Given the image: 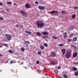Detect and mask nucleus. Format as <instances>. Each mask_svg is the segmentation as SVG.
<instances>
[{
    "mask_svg": "<svg viewBox=\"0 0 78 78\" xmlns=\"http://www.w3.org/2000/svg\"><path fill=\"white\" fill-rule=\"evenodd\" d=\"M51 62L52 64L53 65V66H54V65H55V64H56V62H55V61H52Z\"/></svg>",
    "mask_w": 78,
    "mask_h": 78,
    "instance_id": "15",
    "label": "nucleus"
},
{
    "mask_svg": "<svg viewBox=\"0 0 78 78\" xmlns=\"http://www.w3.org/2000/svg\"><path fill=\"white\" fill-rule=\"evenodd\" d=\"M9 53H11V54H12L13 53V52H12V51L11 50H9L8 51Z\"/></svg>",
    "mask_w": 78,
    "mask_h": 78,
    "instance_id": "24",
    "label": "nucleus"
},
{
    "mask_svg": "<svg viewBox=\"0 0 78 78\" xmlns=\"http://www.w3.org/2000/svg\"><path fill=\"white\" fill-rule=\"evenodd\" d=\"M7 3L8 5H11V3H12V2H7Z\"/></svg>",
    "mask_w": 78,
    "mask_h": 78,
    "instance_id": "31",
    "label": "nucleus"
},
{
    "mask_svg": "<svg viewBox=\"0 0 78 78\" xmlns=\"http://www.w3.org/2000/svg\"><path fill=\"white\" fill-rule=\"evenodd\" d=\"M52 38L54 39H58V37L56 36H52Z\"/></svg>",
    "mask_w": 78,
    "mask_h": 78,
    "instance_id": "18",
    "label": "nucleus"
},
{
    "mask_svg": "<svg viewBox=\"0 0 78 78\" xmlns=\"http://www.w3.org/2000/svg\"><path fill=\"white\" fill-rule=\"evenodd\" d=\"M25 7L27 8H30V5L29 3H27L25 5Z\"/></svg>",
    "mask_w": 78,
    "mask_h": 78,
    "instance_id": "6",
    "label": "nucleus"
},
{
    "mask_svg": "<svg viewBox=\"0 0 78 78\" xmlns=\"http://www.w3.org/2000/svg\"><path fill=\"white\" fill-rule=\"evenodd\" d=\"M25 33H27V34H32V32H31L29 31H28V30H26L25 31Z\"/></svg>",
    "mask_w": 78,
    "mask_h": 78,
    "instance_id": "14",
    "label": "nucleus"
},
{
    "mask_svg": "<svg viewBox=\"0 0 78 78\" xmlns=\"http://www.w3.org/2000/svg\"><path fill=\"white\" fill-rule=\"evenodd\" d=\"M37 64H40V62L38 60H37L36 62Z\"/></svg>",
    "mask_w": 78,
    "mask_h": 78,
    "instance_id": "30",
    "label": "nucleus"
},
{
    "mask_svg": "<svg viewBox=\"0 0 78 78\" xmlns=\"http://www.w3.org/2000/svg\"><path fill=\"white\" fill-rule=\"evenodd\" d=\"M20 13L21 14H23L22 16H23V17H28V14L24 12L23 10L21 11L20 12Z\"/></svg>",
    "mask_w": 78,
    "mask_h": 78,
    "instance_id": "3",
    "label": "nucleus"
},
{
    "mask_svg": "<svg viewBox=\"0 0 78 78\" xmlns=\"http://www.w3.org/2000/svg\"><path fill=\"white\" fill-rule=\"evenodd\" d=\"M44 47H47V46H48V44H47V43H44Z\"/></svg>",
    "mask_w": 78,
    "mask_h": 78,
    "instance_id": "34",
    "label": "nucleus"
},
{
    "mask_svg": "<svg viewBox=\"0 0 78 78\" xmlns=\"http://www.w3.org/2000/svg\"><path fill=\"white\" fill-rule=\"evenodd\" d=\"M76 64L78 65V62H76Z\"/></svg>",
    "mask_w": 78,
    "mask_h": 78,
    "instance_id": "54",
    "label": "nucleus"
},
{
    "mask_svg": "<svg viewBox=\"0 0 78 78\" xmlns=\"http://www.w3.org/2000/svg\"><path fill=\"white\" fill-rule=\"evenodd\" d=\"M0 47H1V48H2V46H0Z\"/></svg>",
    "mask_w": 78,
    "mask_h": 78,
    "instance_id": "52",
    "label": "nucleus"
},
{
    "mask_svg": "<svg viewBox=\"0 0 78 78\" xmlns=\"http://www.w3.org/2000/svg\"><path fill=\"white\" fill-rule=\"evenodd\" d=\"M38 8L40 10H44V7L43 6H39Z\"/></svg>",
    "mask_w": 78,
    "mask_h": 78,
    "instance_id": "8",
    "label": "nucleus"
},
{
    "mask_svg": "<svg viewBox=\"0 0 78 78\" xmlns=\"http://www.w3.org/2000/svg\"><path fill=\"white\" fill-rule=\"evenodd\" d=\"M61 32H62V33H64V30H62L61 31Z\"/></svg>",
    "mask_w": 78,
    "mask_h": 78,
    "instance_id": "50",
    "label": "nucleus"
},
{
    "mask_svg": "<svg viewBox=\"0 0 78 78\" xmlns=\"http://www.w3.org/2000/svg\"><path fill=\"white\" fill-rule=\"evenodd\" d=\"M50 13H51V14H58V12L57 11L53 10V11L50 12Z\"/></svg>",
    "mask_w": 78,
    "mask_h": 78,
    "instance_id": "5",
    "label": "nucleus"
},
{
    "mask_svg": "<svg viewBox=\"0 0 78 78\" xmlns=\"http://www.w3.org/2000/svg\"><path fill=\"white\" fill-rule=\"evenodd\" d=\"M14 62H16L13 61V60H12L10 62V63H11V64H12V63H14Z\"/></svg>",
    "mask_w": 78,
    "mask_h": 78,
    "instance_id": "28",
    "label": "nucleus"
},
{
    "mask_svg": "<svg viewBox=\"0 0 78 78\" xmlns=\"http://www.w3.org/2000/svg\"><path fill=\"white\" fill-rule=\"evenodd\" d=\"M24 42H25V43H26L27 44H30V41H24Z\"/></svg>",
    "mask_w": 78,
    "mask_h": 78,
    "instance_id": "23",
    "label": "nucleus"
},
{
    "mask_svg": "<svg viewBox=\"0 0 78 78\" xmlns=\"http://www.w3.org/2000/svg\"><path fill=\"white\" fill-rule=\"evenodd\" d=\"M65 56L67 59L70 58L72 56V50H67Z\"/></svg>",
    "mask_w": 78,
    "mask_h": 78,
    "instance_id": "1",
    "label": "nucleus"
},
{
    "mask_svg": "<svg viewBox=\"0 0 78 78\" xmlns=\"http://www.w3.org/2000/svg\"><path fill=\"white\" fill-rule=\"evenodd\" d=\"M63 45H64V44H59L58 46H59V47H62V46H63Z\"/></svg>",
    "mask_w": 78,
    "mask_h": 78,
    "instance_id": "27",
    "label": "nucleus"
},
{
    "mask_svg": "<svg viewBox=\"0 0 78 78\" xmlns=\"http://www.w3.org/2000/svg\"><path fill=\"white\" fill-rule=\"evenodd\" d=\"M62 76H63V77H64V78H67V75H63Z\"/></svg>",
    "mask_w": 78,
    "mask_h": 78,
    "instance_id": "26",
    "label": "nucleus"
},
{
    "mask_svg": "<svg viewBox=\"0 0 78 78\" xmlns=\"http://www.w3.org/2000/svg\"><path fill=\"white\" fill-rule=\"evenodd\" d=\"M5 36L6 37H7V39L8 41H9L11 39V35L10 34H5Z\"/></svg>",
    "mask_w": 78,
    "mask_h": 78,
    "instance_id": "4",
    "label": "nucleus"
},
{
    "mask_svg": "<svg viewBox=\"0 0 78 78\" xmlns=\"http://www.w3.org/2000/svg\"><path fill=\"white\" fill-rule=\"evenodd\" d=\"M77 70V68L76 67H73V71H76V70Z\"/></svg>",
    "mask_w": 78,
    "mask_h": 78,
    "instance_id": "17",
    "label": "nucleus"
},
{
    "mask_svg": "<svg viewBox=\"0 0 78 78\" xmlns=\"http://www.w3.org/2000/svg\"><path fill=\"white\" fill-rule=\"evenodd\" d=\"M67 33L66 32H65L64 34H63V37L64 38H66L67 37Z\"/></svg>",
    "mask_w": 78,
    "mask_h": 78,
    "instance_id": "12",
    "label": "nucleus"
},
{
    "mask_svg": "<svg viewBox=\"0 0 78 78\" xmlns=\"http://www.w3.org/2000/svg\"><path fill=\"white\" fill-rule=\"evenodd\" d=\"M6 10H7V11H8V9H7Z\"/></svg>",
    "mask_w": 78,
    "mask_h": 78,
    "instance_id": "56",
    "label": "nucleus"
},
{
    "mask_svg": "<svg viewBox=\"0 0 78 78\" xmlns=\"http://www.w3.org/2000/svg\"><path fill=\"white\" fill-rule=\"evenodd\" d=\"M21 50L22 51H25V48H21Z\"/></svg>",
    "mask_w": 78,
    "mask_h": 78,
    "instance_id": "32",
    "label": "nucleus"
},
{
    "mask_svg": "<svg viewBox=\"0 0 78 78\" xmlns=\"http://www.w3.org/2000/svg\"><path fill=\"white\" fill-rule=\"evenodd\" d=\"M62 73H64V72H62Z\"/></svg>",
    "mask_w": 78,
    "mask_h": 78,
    "instance_id": "57",
    "label": "nucleus"
},
{
    "mask_svg": "<svg viewBox=\"0 0 78 78\" xmlns=\"http://www.w3.org/2000/svg\"><path fill=\"white\" fill-rule=\"evenodd\" d=\"M20 28L23 29V26L20 25Z\"/></svg>",
    "mask_w": 78,
    "mask_h": 78,
    "instance_id": "36",
    "label": "nucleus"
},
{
    "mask_svg": "<svg viewBox=\"0 0 78 78\" xmlns=\"http://www.w3.org/2000/svg\"><path fill=\"white\" fill-rule=\"evenodd\" d=\"M2 4L1 2H0V6H2Z\"/></svg>",
    "mask_w": 78,
    "mask_h": 78,
    "instance_id": "46",
    "label": "nucleus"
},
{
    "mask_svg": "<svg viewBox=\"0 0 78 78\" xmlns=\"http://www.w3.org/2000/svg\"><path fill=\"white\" fill-rule=\"evenodd\" d=\"M2 12H4V11H2Z\"/></svg>",
    "mask_w": 78,
    "mask_h": 78,
    "instance_id": "55",
    "label": "nucleus"
},
{
    "mask_svg": "<svg viewBox=\"0 0 78 78\" xmlns=\"http://www.w3.org/2000/svg\"><path fill=\"white\" fill-rule=\"evenodd\" d=\"M26 46L27 47V48H28L29 47H28V45H26Z\"/></svg>",
    "mask_w": 78,
    "mask_h": 78,
    "instance_id": "49",
    "label": "nucleus"
},
{
    "mask_svg": "<svg viewBox=\"0 0 78 78\" xmlns=\"http://www.w3.org/2000/svg\"><path fill=\"white\" fill-rule=\"evenodd\" d=\"M73 41L74 42L76 41H77V37H74L73 39Z\"/></svg>",
    "mask_w": 78,
    "mask_h": 78,
    "instance_id": "13",
    "label": "nucleus"
},
{
    "mask_svg": "<svg viewBox=\"0 0 78 78\" xmlns=\"http://www.w3.org/2000/svg\"><path fill=\"white\" fill-rule=\"evenodd\" d=\"M47 37H48V36H43L42 37V38H43V39H45L46 38H47Z\"/></svg>",
    "mask_w": 78,
    "mask_h": 78,
    "instance_id": "29",
    "label": "nucleus"
},
{
    "mask_svg": "<svg viewBox=\"0 0 78 78\" xmlns=\"http://www.w3.org/2000/svg\"><path fill=\"white\" fill-rule=\"evenodd\" d=\"M60 68H61V67L60 66H59L58 67V69H60Z\"/></svg>",
    "mask_w": 78,
    "mask_h": 78,
    "instance_id": "48",
    "label": "nucleus"
},
{
    "mask_svg": "<svg viewBox=\"0 0 78 78\" xmlns=\"http://www.w3.org/2000/svg\"><path fill=\"white\" fill-rule=\"evenodd\" d=\"M40 48L41 50H44V48L43 45H40Z\"/></svg>",
    "mask_w": 78,
    "mask_h": 78,
    "instance_id": "22",
    "label": "nucleus"
},
{
    "mask_svg": "<svg viewBox=\"0 0 78 78\" xmlns=\"http://www.w3.org/2000/svg\"><path fill=\"white\" fill-rule=\"evenodd\" d=\"M13 5L14 6V5H17V4H16V3H13Z\"/></svg>",
    "mask_w": 78,
    "mask_h": 78,
    "instance_id": "43",
    "label": "nucleus"
},
{
    "mask_svg": "<svg viewBox=\"0 0 78 78\" xmlns=\"http://www.w3.org/2000/svg\"><path fill=\"white\" fill-rule=\"evenodd\" d=\"M19 25H20L16 24V27H19Z\"/></svg>",
    "mask_w": 78,
    "mask_h": 78,
    "instance_id": "45",
    "label": "nucleus"
},
{
    "mask_svg": "<svg viewBox=\"0 0 78 78\" xmlns=\"http://www.w3.org/2000/svg\"><path fill=\"white\" fill-rule=\"evenodd\" d=\"M3 45L4 46H5V47H8V44H4Z\"/></svg>",
    "mask_w": 78,
    "mask_h": 78,
    "instance_id": "38",
    "label": "nucleus"
},
{
    "mask_svg": "<svg viewBox=\"0 0 78 78\" xmlns=\"http://www.w3.org/2000/svg\"><path fill=\"white\" fill-rule=\"evenodd\" d=\"M2 70H0V72H2Z\"/></svg>",
    "mask_w": 78,
    "mask_h": 78,
    "instance_id": "53",
    "label": "nucleus"
},
{
    "mask_svg": "<svg viewBox=\"0 0 78 78\" xmlns=\"http://www.w3.org/2000/svg\"><path fill=\"white\" fill-rule=\"evenodd\" d=\"M71 41H72L71 39H68V41H69V42H71Z\"/></svg>",
    "mask_w": 78,
    "mask_h": 78,
    "instance_id": "42",
    "label": "nucleus"
},
{
    "mask_svg": "<svg viewBox=\"0 0 78 78\" xmlns=\"http://www.w3.org/2000/svg\"><path fill=\"white\" fill-rule=\"evenodd\" d=\"M77 55H78V53L75 52L73 53V56L74 58H75V57H76V56H77Z\"/></svg>",
    "mask_w": 78,
    "mask_h": 78,
    "instance_id": "10",
    "label": "nucleus"
},
{
    "mask_svg": "<svg viewBox=\"0 0 78 78\" xmlns=\"http://www.w3.org/2000/svg\"><path fill=\"white\" fill-rule=\"evenodd\" d=\"M51 54L52 56H54V57H55V56H56V53L54 51L52 52L51 53Z\"/></svg>",
    "mask_w": 78,
    "mask_h": 78,
    "instance_id": "7",
    "label": "nucleus"
},
{
    "mask_svg": "<svg viewBox=\"0 0 78 78\" xmlns=\"http://www.w3.org/2000/svg\"><path fill=\"white\" fill-rule=\"evenodd\" d=\"M75 75L76 76H77V75H78V72L76 71V72L74 73Z\"/></svg>",
    "mask_w": 78,
    "mask_h": 78,
    "instance_id": "25",
    "label": "nucleus"
},
{
    "mask_svg": "<svg viewBox=\"0 0 78 78\" xmlns=\"http://www.w3.org/2000/svg\"><path fill=\"white\" fill-rule=\"evenodd\" d=\"M37 35L39 36H41V34L39 32H37Z\"/></svg>",
    "mask_w": 78,
    "mask_h": 78,
    "instance_id": "19",
    "label": "nucleus"
},
{
    "mask_svg": "<svg viewBox=\"0 0 78 78\" xmlns=\"http://www.w3.org/2000/svg\"><path fill=\"white\" fill-rule=\"evenodd\" d=\"M36 23L37 25L39 28H42L45 25V24L44 23V22L41 20L37 21L36 22Z\"/></svg>",
    "mask_w": 78,
    "mask_h": 78,
    "instance_id": "2",
    "label": "nucleus"
},
{
    "mask_svg": "<svg viewBox=\"0 0 78 78\" xmlns=\"http://www.w3.org/2000/svg\"><path fill=\"white\" fill-rule=\"evenodd\" d=\"M62 55H64L66 52V50L65 49H63L62 50Z\"/></svg>",
    "mask_w": 78,
    "mask_h": 78,
    "instance_id": "9",
    "label": "nucleus"
},
{
    "mask_svg": "<svg viewBox=\"0 0 78 78\" xmlns=\"http://www.w3.org/2000/svg\"><path fill=\"white\" fill-rule=\"evenodd\" d=\"M77 48H78V45L77 46Z\"/></svg>",
    "mask_w": 78,
    "mask_h": 78,
    "instance_id": "58",
    "label": "nucleus"
},
{
    "mask_svg": "<svg viewBox=\"0 0 78 78\" xmlns=\"http://www.w3.org/2000/svg\"><path fill=\"white\" fill-rule=\"evenodd\" d=\"M41 51H40L38 52V55H41Z\"/></svg>",
    "mask_w": 78,
    "mask_h": 78,
    "instance_id": "40",
    "label": "nucleus"
},
{
    "mask_svg": "<svg viewBox=\"0 0 78 78\" xmlns=\"http://www.w3.org/2000/svg\"><path fill=\"white\" fill-rule=\"evenodd\" d=\"M73 36V33L71 34L70 35V37H71L72 36Z\"/></svg>",
    "mask_w": 78,
    "mask_h": 78,
    "instance_id": "41",
    "label": "nucleus"
},
{
    "mask_svg": "<svg viewBox=\"0 0 78 78\" xmlns=\"http://www.w3.org/2000/svg\"><path fill=\"white\" fill-rule=\"evenodd\" d=\"M2 56V55L1 54H0V56Z\"/></svg>",
    "mask_w": 78,
    "mask_h": 78,
    "instance_id": "51",
    "label": "nucleus"
},
{
    "mask_svg": "<svg viewBox=\"0 0 78 78\" xmlns=\"http://www.w3.org/2000/svg\"><path fill=\"white\" fill-rule=\"evenodd\" d=\"M73 47H74V48H75V49H76V46L74 45V46Z\"/></svg>",
    "mask_w": 78,
    "mask_h": 78,
    "instance_id": "44",
    "label": "nucleus"
},
{
    "mask_svg": "<svg viewBox=\"0 0 78 78\" xmlns=\"http://www.w3.org/2000/svg\"><path fill=\"white\" fill-rule=\"evenodd\" d=\"M35 4H36V5H38L39 4V2H37V1H35Z\"/></svg>",
    "mask_w": 78,
    "mask_h": 78,
    "instance_id": "37",
    "label": "nucleus"
},
{
    "mask_svg": "<svg viewBox=\"0 0 78 78\" xmlns=\"http://www.w3.org/2000/svg\"><path fill=\"white\" fill-rule=\"evenodd\" d=\"M74 9H78V7L77 6H75L74 7Z\"/></svg>",
    "mask_w": 78,
    "mask_h": 78,
    "instance_id": "35",
    "label": "nucleus"
},
{
    "mask_svg": "<svg viewBox=\"0 0 78 78\" xmlns=\"http://www.w3.org/2000/svg\"><path fill=\"white\" fill-rule=\"evenodd\" d=\"M54 72L55 73H58V70H55L54 71Z\"/></svg>",
    "mask_w": 78,
    "mask_h": 78,
    "instance_id": "33",
    "label": "nucleus"
},
{
    "mask_svg": "<svg viewBox=\"0 0 78 78\" xmlns=\"http://www.w3.org/2000/svg\"><path fill=\"white\" fill-rule=\"evenodd\" d=\"M4 19L3 17H0V20H3Z\"/></svg>",
    "mask_w": 78,
    "mask_h": 78,
    "instance_id": "39",
    "label": "nucleus"
},
{
    "mask_svg": "<svg viewBox=\"0 0 78 78\" xmlns=\"http://www.w3.org/2000/svg\"><path fill=\"white\" fill-rule=\"evenodd\" d=\"M42 34L44 36H45V35H48V33L47 32H42Z\"/></svg>",
    "mask_w": 78,
    "mask_h": 78,
    "instance_id": "11",
    "label": "nucleus"
},
{
    "mask_svg": "<svg viewBox=\"0 0 78 78\" xmlns=\"http://www.w3.org/2000/svg\"><path fill=\"white\" fill-rule=\"evenodd\" d=\"M74 45H71V47H74Z\"/></svg>",
    "mask_w": 78,
    "mask_h": 78,
    "instance_id": "47",
    "label": "nucleus"
},
{
    "mask_svg": "<svg viewBox=\"0 0 78 78\" xmlns=\"http://www.w3.org/2000/svg\"><path fill=\"white\" fill-rule=\"evenodd\" d=\"M76 17V15L75 14H73L72 16V18L73 19H74Z\"/></svg>",
    "mask_w": 78,
    "mask_h": 78,
    "instance_id": "21",
    "label": "nucleus"
},
{
    "mask_svg": "<svg viewBox=\"0 0 78 78\" xmlns=\"http://www.w3.org/2000/svg\"><path fill=\"white\" fill-rule=\"evenodd\" d=\"M61 14H67V12H66L65 11H61Z\"/></svg>",
    "mask_w": 78,
    "mask_h": 78,
    "instance_id": "16",
    "label": "nucleus"
},
{
    "mask_svg": "<svg viewBox=\"0 0 78 78\" xmlns=\"http://www.w3.org/2000/svg\"><path fill=\"white\" fill-rule=\"evenodd\" d=\"M74 28V25H71L70 26V29H71V30L72 29H73Z\"/></svg>",
    "mask_w": 78,
    "mask_h": 78,
    "instance_id": "20",
    "label": "nucleus"
}]
</instances>
